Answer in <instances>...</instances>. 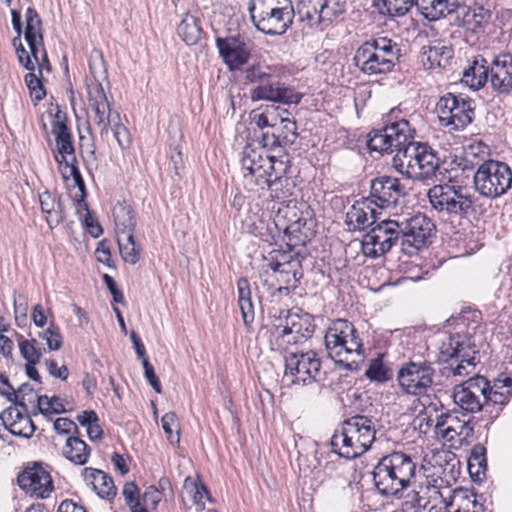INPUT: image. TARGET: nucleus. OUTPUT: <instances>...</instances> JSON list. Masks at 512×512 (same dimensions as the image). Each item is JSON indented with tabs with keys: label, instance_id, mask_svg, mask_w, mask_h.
Wrapping results in <instances>:
<instances>
[{
	"label": "nucleus",
	"instance_id": "44",
	"mask_svg": "<svg viewBox=\"0 0 512 512\" xmlns=\"http://www.w3.org/2000/svg\"><path fill=\"white\" fill-rule=\"evenodd\" d=\"M451 504H456V508L449 512H477L474 510L477 505L476 496L464 489L453 491Z\"/></svg>",
	"mask_w": 512,
	"mask_h": 512
},
{
	"label": "nucleus",
	"instance_id": "59",
	"mask_svg": "<svg viewBox=\"0 0 512 512\" xmlns=\"http://www.w3.org/2000/svg\"><path fill=\"white\" fill-rule=\"evenodd\" d=\"M32 60L34 62V70L36 69V66L39 70V75L42 76V71L46 70L50 72L52 70L50 61L48 59L47 52L44 48V44L40 47H37V50L35 51L31 50Z\"/></svg>",
	"mask_w": 512,
	"mask_h": 512
},
{
	"label": "nucleus",
	"instance_id": "52",
	"mask_svg": "<svg viewBox=\"0 0 512 512\" xmlns=\"http://www.w3.org/2000/svg\"><path fill=\"white\" fill-rule=\"evenodd\" d=\"M41 78L42 76L35 74L34 71H30L28 74H26L24 79L31 96L36 101H41L46 95V91Z\"/></svg>",
	"mask_w": 512,
	"mask_h": 512
},
{
	"label": "nucleus",
	"instance_id": "47",
	"mask_svg": "<svg viewBox=\"0 0 512 512\" xmlns=\"http://www.w3.org/2000/svg\"><path fill=\"white\" fill-rule=\"evenodd\" d=\"M88 102L92 110H99L100 105H109L104 88L100 82H95L87 86Z\"/></svg>",
	"mask_w": 512,
	"mask_h": 512
},
{
	"label": "nucleus",
	"instance_id": "58",
	"mask_svg": "<svg viewBox=\"0 0 512 512\" xmlns=\"http://www.w3.org/2000/svg\"><path fill=\"white\" fill-rule=\"evenodd\" d=\"M35 430L36 426L29 416L21 421L19 420L15 425L8 429L11 434L24 438L32 437Z\"/></svg>",
	"mask_w": 512,
	"mask_h": 512
},
{
	"label": "nucleus",
	"instance_id": "28",
	"mask_svg": "<svg viewBox=\"0 0 512 512\" xmlns=\"http://www.w3.org/2000/svg\"><path fill=\"white\" fill-rule=\"evenodd\" d=\"M83 476L87 483L93 485L97 495L103 499L111 500L116 496L117 489L113 479L102 470L86 467Z\"/></svg>",
	"mask_w": 512,
	"mask_h": 512
},
{
	"label": "nucleus",
	"instance_id": "62",
	"mask_svg": "<svg viewBox=\"0 0 512 512\" xmlns=\"http://www.w3.org/2000/svg\"><path fill=\"white\" fill-rule=\"evenodd\" d=\"M38 197L43 213L64 206L59 194H38Z\"/></svg>",
	"mask_w": 512,
	"mask_h": 512
},
{
	"label": "nucleus",
	"instance_id": "31",
	"mask_svg": "<svg viewBox=\"0 0 512 512\" xmlns=\"http://www.w3.org/2000/svg\"><path fill=\"white\" fill-rule=\"evenodd\" d=\"M26 27L24 32V38L27 42L29 49L35 51L37 47L44 44L43 33H42V20L38 12L29 7L25 13Z\"/></svg>",
	"mask_w": 512,
	"mask_h": 512
},
{
	"label": "nucleus",
	"instance_id": "7",
	"mask_svg": "<svg viewBox=\"0 0 512 512\" xmlns=\"http://www.w3.org/2000/svg\"><path fill=\"white\" fill-rule=\"evenodd\" d=\"M248 11L255 28L270 36L283 35L292 26V0H250Z\"/></svg>",
	"mask_w": 512,
	"mask_h": 512
},
{
	"label": "nucleus",
	"instance_id": "35",
	"mask_svg": "<svg viewBox=\"0 0 512 512\" xmlns=\"http://www.w3.org/2000/svg\"><path fill=\"white\" fill-rule=\"evenodd\" d=\"M436 428L441 430L443 437L452 440L455 435L468 437L473 431L468 422L459 423L457 416L442 414L438 417Z\"/></svg>",
	"mask_w": 512,
	"mask_h": 512
},
{
	"label": "nucleus",
	"instance_id": "26",
	"mask_svg": "<svg viewBox=\"0 0 512 512\" xmlns=\"http://www.w3.org/2000/svg\"><path fill=\"white\" fill-rule=\"evenodd\" d=\"M490 60L482 54L473 57L470 66L464 70L462 81L474 90H479L488 83Z\"/></svg>",
	"mask_w": 512,
	"mask_h": 512
},
{
	"label": "nucleus",
	"instance_id": "1",
	"mask_svg": "<svg viewBox=\"0 0 512 512\" xmlns=\"http://www.w3.org/2000/svg\"><path fill=\"white\" fill-rule=\"evenodd\" d=\"M401 114L395 107L384 115L382 127L369 132L367 146L380 154L396 152L392 165L408 178L429 179L439 165L437 153L427 143L414 141L416 129L411 120Z\"/></svg>",
	"mask_w": 512,
	"mask_h": 512
},
{
	"label": "nucleus",
	"instance_id": "22",
	"mask_svg": "<svg viewBox=\"0 0 512 512\" xmlns=\"http://www.w3.org/2000/svg\"><path fill=\"white\" fill-rule=\"evenodd\" d=\"M19 487L36 498H46L53 491L50 474L40 465L27 467L17 477Z\"/></svg>",
	"mask_w": 512,
	"mask_h": 512
},
{
	"label": "nucleus",
	"instance_id": "21",
	"mask_svg": "<svg viewBox=\"0 0 512 512\" xmlns=\"http://www.w3.org/2000/svg\"><path fill=\"white\" fill-rule=\"evenodd\" d=\"M488 83L498 95L512 94V54L501 53L491 57Z\"/></svg>",
	"mask_w": 512,
	"mask_h": 512
},
{
	"label": "nucleus",
	"instance_id": "2",
	"mask_svg": "<svg viewBox=\"0 0 512 512\" xmlns=\"http://www.w3.org/2000/svg\"><path fill=\"white\" fill-rule=\"evenodd\" d=\"M417 467L412 456L401 451L383 456L372 472L377 492L382 496L400 498L404 490L417 482L420 472Z\"/></svg>",
	"mask_w": 512,
	"mask_h": 512
},
{
	"label": "nucleus",
	"instance_id": "5",
	"mask_svg": "<svg viewBox=\"0 0 512 512\" xmlns=\"http://www.w3.org/2000/svg\"><path fill=\"white\" fill-rule=\"evenodd\" d=\"M275 212L276 218L273 222L278 224V234L282 229L286 239L290 241V246H305L314 236L316 221L307 202H298L295 199L276 202Z\"/></svg>",
	"mask_w": 512,
	"mask_h": 512
},
{
	"label": "nucleus",
	"instance_id": "20",
	"mask_svg": "<svg viewBox=\"0 0 512 512\" xmlns=\"http://www.w3.org/2000/svg\"><path fill=\"white\" fill-rule=\"evenodd\" d=\"M305 258L300 257L279 267V269L271 270V273L268 272V275H264L266 278L263 284L268 286V289H275L278 292H282L283 289H296L303 277L302 262Z\"/></svg>",
	"mask_w": 512,
	"mask_h": 512
},
{
	"label": "nucleus",
	"instance_id": "60",
	"mask_svg": "<svg viewBox=\"0 0 512 512\" xmlns=\"http://www.w3.org/2000/svg\"><path fill=\"white\" fill-rule=\"evenodd\" d=\"M412 491L407 495L408 501L417 512L427 508L429 499L425 495H422L423 487L419 485V490L416 489V484L412 486Z\"/></svg>",
	"mask_w": 512,
	"mask_h": 512
},
{
	"label": "nucleus",
	"instance_id": "30",
	"mask_svg": "<svg viewBox=\"0 0 512 512\" xmlns=\"http://www.w3.org/2000/svg\"><path fill=\"white\" fill-rule=\"evenodd\" d=\"M286 329L291 333L296 334L300 340H307L312 337L315 331V324L313 317L308 314H298L288 312L285 319Z\"/></svg>",
	"mask_w": 512,
	"mask_h": 512
},
{
	"label": "nucleus",
	"instance_id": "27",
	"mask_svg": "<svg viewBox=\"0 0 512 512\" xmlns=\"http://www.w3.org/2000/svg\"><path fill=\"white\" fill-rule=\"evenodd\" d=\"M453 13L456 14L457 24L469 30H476L482 27L490 18L489 10L482 6L470 7L462 5L460 0H458V7Z\"/></svg>",
	"mask_w": 512,
	"mask_h": 512
},
{
	"label": "nucleus",
	"instance_id": "8",
	"mask_svg": "<svg viewBox=\"0 0 512 512\" xmlns=\"http://www.w3.org/2000/svg\"><path fill=\"white\" fill-rule=\"evenodd\" d=\"M265 209H276L273 194L270 198H263L261 194H253L249 198L244 212L240 213L243 231L250 233L264 242L271 243L278 235V224L266 217Z\"/></svg>",
	"mask_w": 512,
	"mask_h": 512
},
{
	"label": "nucleus",
	"instance_id": "18",
	"mask_svg": "<svg viewBox=\"0 0 512 512\" xmlns=\"http://www.w3.org/2000/svg\"><path fill=\"white\" fill-rule=\"evenodd\" d=\"M52 134L55 136L57 153L55 160L62 164L65 163L71 167L74 180L79 188V192H86L85 184L74 167L76 162V153L72 141V135L69 131L68 125L64 120L57 119L52 123Z\"/></svg>",
	"mask_w": 512,
	"mask_h": 512
},
{
	"label": "nucleus",
	"instance_id": "4",
	"mask_svg": "<svg viewBox=\"0 0 512 512\" xmlns=\"http://www.w3.org/2000/svg\"><path fill=\"white\" fill-rule=\"evenodd\" d=\"M375 423L365 415L352 416L335 430L330 444L340 457L355 459L369 450L375 441Z\"/></svg>",
	"mask_w": 512,
	"mask_h": 512
},
{
	"label": "nucleus",
	"instance_id": "53",
	"mask_svg": "<svg viewBox=\"0 0 512 512\" xmlns=\"http://www.w3.org/2000/svg\"><path fill=\"white\" fill-rule=\"evenodd\" d=\"M161 423L162 428L170 442H174V438H176V442H179V425L176 414L174 412L165 413L162 416Z\"/></svg>",
	"mask_w": 512,
	"mask_h": 512
},
{
	"label": "nucleus",
	"instance_id": "48",
	"mask_svg": "<svg viewBox=\"0 0 512 512\" xmlns=\"http://www.w3.org/2000/svg\"><path fill=\"white\" fill-rule=\"evenodd\" d=\"M38 409L39 412L43 415L48 413L60 414L65 412V407L61 399L57 396H38Z\"/></svg>",
	"mask_w": 512,
	"mask_h": 512
},
{
	"label": "nucleus",
	"instance_id": "55",
	"mask_svg": "<svg viewBox=\"0 0 512 512\" xmlns=\"http://www.w3.org/2000/svg\"><path fill=\"white\" fill-rule=\"evenodd\" d=\"M261 155H258L255 151H251V154H247L245 152V156L242 159V166L243 169L247 170L249 172V175L258 174L259 176H262V173H266V170L263 169V164Z\"/></svg>",
	"mask_w": 512,
	"mask_h": 512
},
{
	"label": "nucleus",
	"instance_id": "34",
	"mask_svg": "<svg viewBox=\"0 0 512 512\" xmlns=\"http://www.w3.org/2000/svg\"><path fill=\"white\" fill-rule=\"evenodd\" d=\"M113 217L116 225V235L118 233H134L136 227V217L134 210L125 201L118 202L113 208Z\"/></svg>",
	"mask_w": 512,
	"mask_h": 512
},
{
	"label": "nucleus",
	"instance_id": "64",
	"mask_svg": "<svg viewBox=\"0 0 512 512\" xmlns=\"http://www.w3.org/2000/svg\"><path fill=\"white\" fill-rule=\"evenodd\" d=\"M122 494L126 500L127 505L132 508L136 503L140 502V490L135 482L125 483Z\"/></svg>",
	"mask_w": 512,
	"mask_h": 512
},
{
	"label": "nucleus",
	"instance_id": "41",
	"mask_svg": "<svg viewBox=\"0 0 512 512\" xmlns=\"http://www.w3.org/2000/svg\"><path fill=\"white\" fill-rule=\"evenodd\" d=\"M415 0H374V5L383 15L390 17L404 16L415 6Z\"/></svg>",
	"mask_w": 512,
	"mask_h": 512
},
{
	"label": "nucleus",
	"instance_id": "17",
	"mask_svg": "<svg viewBox=\"0 0 512 512\" xmlns=\"http://www.w3.org/2000/svg\"><path fill=\"white\" fill-rule=\"evenodd\" d=\"M215 43L219 56L230 71L240 69L251 58V48L245 37L239 33L216 37Z\"/></svg>",
	"mask_w": 512,
	"mask_h": 512
},
{
	"label": "nucleus",
	"instance_id": "11",
	"mask_svg": "<svg viewBox=\"0 0 512 512\" xmlns=\"http://www.w3.org/2000/svg\"><path fill=\"white\" fill-rule=\"evenodd\" d=\"M434 376L435 369L431 362L410 360L397 371V382L404 394L421 397L427 395L434 385Z\"/></svg>",
	"mask_w": 512,
	"mask_h": 512
},
{
	"label": "nucleus",
	"instance_id": "14",
	"mask_svg": "<svg viewBox=\"0 0 512 512\" xmlns=\"http://www.w3.org/2000/svg\"><path fill=\"white\" fill-rule=\"evenodd\" d=\"M284 361V377L290 378L292 384L308 385L318 381L321 373V359L314 351L288 352Z\"/></svg>",
	"mask_w": 512,
	"mask_h": 512
},
{
	"label": "nucleus",
	"instance_id": "10",
	"mask_svg": "<svg viewBox=\"0 0 512 512\" xmlns=\"http://www.w3.org/2000/svg\"><path fill=\"white\" fill-rule=\"evenodd\" d=\"M401 231L399 220L380 218L363 237V253L370 258H378L394 246L401 249Z\"/></svg>",
	"mask_w": 512,
	"mask_h": 512
},
{
	"label": "nucleus",
	"instance_id": "12",
	"mask_svg": "<svg viewBox=\"0 0 512 512\" xmlns=\"http://www.w3.org/2000/svg\"><path fill=\"white\" fill-rule=\"evenodd\" d=\"M474 101L462 95L446 93L436 103V112L444 127L461 130L468 126L474 117Z\"/></svg>",
	"mask_w": 512,
	"mask_h": 512
},
{
	"label": "nucleus",
	"instance_id": "51",
	"mask_svg": "<svg viewBox=\"0 0 512 512\" xmlns=\"http://www.w3.org/2000/svg\"><path fill=\"white\" fill-rule=\"evenodd\" d=\"M26 412L27 409L24 410L21 406H16V404H13L0 414V419L2 420L5 428L8 430L19 420L21 421L22 419L28 417V415L25 414Z\"/></svg>",
	"mask_w": 512,
	"mask_h": 512
},
{
	"label": "nucleus",
	"instance_id": "25",
	"mask_svg": "<svg viewBox=\"0 0 512 512\" xmlns=\"http://www.w3.org/2000/svg\"><path fill=\"white\" fill-rule=\"evenodd\" d=\"M433 208L448 214H466L472 207L473 200L467 194H426Z\"/></svg>",
	"mask_w": 512,
	"mask_h": 512
},
{
	"label": "nucleus",
	"instance_id": "54",
	"mask_svg": "<svg viewBox=\"0 0 512 512\" xmlns=\"http://www.w3.org/2000/svg\"><path fill=\"white\" fill-rule=\"evenodd\" d=\"M314 12L318 14L317 26L320 30H324L338 16V11L330 7L327 0L320 5L319 10L314 8Z\"/></svg>",
	"mask_w": 512,
	"mask_h": 512
},
{
	"label": "nucleus",
	"instance_id": "24",
	"mask_svg": "<svg viewBox=\"0 0 512 512\" xmlns=\"http://www.w3.org/2000/svg\"><path fill=\"white\" fill-rule=\"evenodd\" d=\"M381 214V211L371 206V201L363 198L361 201H356L346 213L345 223L351 231H362L369 227L371 229L380 219Z\"/></svg>",
	"mask_w": 512,
	"mask_h": 512
},
{
	"label": "nucleus",
	"instance_id": "63",
	"mask_svg": "<svg viewBox=\"0 0 512 512\" xmlns=\"http://www.w3.org/2000/svg\"><path fill=\"white\" fill-rule=\"evenodd\" d=\"M142 500L143 506L156 510L159 502L161 501V492L154 485H151L144 491Z\"/></svg>",
	"mask_w": 512,
	"mask_h": 512
},
{
	"label": "nucleus",
	"instance_id": "36",
	"mask_svg": "<svg viewBox=\"0 0 512 512\" xmlns=\"http://www.w3.org/2000/svg\"><path fill=\"white\" fill-rule=\"evenodd\" d=\"M201 20L199 17L186 13L178 25L177 33L187 45H195L202 35Z\"/></svg>",
	"mask_w": 512,
	"mask_h": 512
},
{
	"label": "nucleus",
	"instance_id": "45",
	"mask_svg": "<svg viewBox=\"0 0 512 512\" xmlns=\"http://www.w3.org/2000/svg\"><path fill=\"white\" fill-rule=\"evenodd\" d=\"M453 50L445 45L430 46L427 52V59L431 66L445 67L452 58Z\"/></svg>",
	"mask_w": 512,
	"mask_h": 512
},
{
	"label": "nucleus",
	"instance_id": "38",
	"mask_svg": "<svg viewBox=\"0 0 512 512\" xmlns=\"http://www.w3.org/2000/svg\"><path fill=\"white\" fill-rule=\"evenodd\" d=\"M277 67L264 63H254L244 70V78L247 83L255 86L264 85L270 78H277Z\"/></svg>",
	"mask_w": 512,
	"mask_h": 512
},
{
	"label": "nucleus",
	"instance_id": "37",
	"mask_svg": "<svg viewBox=\"0 0 512 512\" xmlns=\"http://www.w3.org/2000/svg\"><path fill=\"white\" fill-rule=\"evenodd\" d=\"M458 7V0H429L423 8L418 9L423 17L429 21H437L447 15L453 14Z\"/></svg>",
	"mask_w": 512,
	"mask_h": 512
},
{
	"label": "nucleus",
	"instance_id": "32",
	"mask_svg": "<svg viewBox=\"0 0 512 512\" xmlns=\"http://www.w3.org/2000/svg\"><path fill=\"white\" fill-rule=\"evenodd\" d=\"M238 306L240 308L244 325L248 328L255 318L254 306L251 298L250 283L247 278L240 277L237 281Z\"/></svg>",
	"mask_w": 512,
	"mask_h": 512
},
{
	"label": "nucleus",
	"instance_id": "56",
	"mask_svg": "<svg viewBox=\"0 0 512 512\" xmlns=\"http://www.w3.org/2000/svg\"><path fill=\"white\" fill-rule=\"evenodd\" d=\"M0 394L5 396L12 404L21 406L24 410H26V403L18 400L16 390L9 382L8 377L2 373H0Z\"/></svg>",
	"mask_w": 512,
	"mask_h": 512
},
{
	"label": "nucleus",
	"instance_id": "15",
	"mask_svg": "<svg viewBox=\"0 0 512 512\" xmlns=\"http://www.w3.org/2000/svg\"><path fill=\"white\" fill-rule=\"evenodd\" d=\"M473 181L477 192H507L512 184V172L506 163L488 161L478 168Z\"/></svg>",
	"mask_w": 512,
	"mask_h": 512
},
{
	"label": "nucleus",
	"instance_id": "50",
	"mask_svg": "<svg viewBox=\"0 0 512 512\" xmlns=\"http://www.w3.org/2000/svg\"><path fill=\"white\" fill-rule=\"evenodd\" d=\"M38 337L46 340L49 350L57 351L62 347L63 337L59 328L51 322L49 327L44 332H39Z\"/></svg>",
	"mask_w": 512,
	"mask_h": 512
},
{
	"label": "nucleus",
	"instance_id": "23",
	"mask_svg": "<svg viewBox=\"0 0 512 512\" xmlns=\"http://www.w3.org/2000/svg\"><path fill=\"white\" fill-rule=\"evenodd\" d=\"M485 394L486 412H489L491 418L498 417L512 396V378L501 375L492 383L487 380Z\"/></svg>",
	"mask_w": 512,
	"mask_h": 512
},
{
	"label": "nucleus",
	"instance_id": "46",
	"mask_svg": "<svg viewBox=\"0 0 512 512\" xmlns=\"http://www.w3.org/2000/svg\"><path fill=\"white\" fill-rule=\"evenodd\" d=\"M16 340L18 342L20 354L26 362L38 364L43 355L44 349L30 345V343L27 342V339L18 333H16Z\"/></svg>",
	"mask_w": 512,
	"mask_h": 512
},
{
	"label": "nucleus",
	"instance_id": "49",
	"mask_svg": "<svg viewBox=\"0 0 512 512\" xmlns=\"http://www.w3.org/2000/svg\"><path fill=\"white\" fill-rule=\"evenodd\" d=\"M370 192H399V180L390 176H379L368 182Z\"/></svg>",
	"mask_w": 512,
	"mask_h": 512
},
{
	"label": "nucleus",
	"instance_id": "57",
	"mask_svg": "<svg viewBox=\"0 0 512 512\" xmlns=\"http://www.w3.org/2000/svg\"><path fill=\"white\" fill-rule=\"evenodd\" d=\"M366 199L367 201H371V206L375 207L377 211L390 208L394 209L397 202L394 194H369Z\"/></svg>",
	"mask_w": 512,
	"mask_h": 512
},
{
	"label": "nucleus",
	"instance_id": "40",
	"mask_svg": "<svg viewBox=\"0 0 512 512\" xmlns=\"http://www.w3.org/2000/svg\"><path fill=\"white\" fill-rule=\"evenodd\" d=\"M365 376L371 381L378 384L386 383L393 377L391 367L384 363L383 355L370 360Z\"/></svg>",
	"mask_w": 512,
	"mask_h": 512
},
{
	"label": "nucleus",
	"instance_id": "16",
	"mask_svg": "<svg viewBox=\"0 0 512 512\" xmlns=\"http://www.w3.org/2000/svg\"><path fill=\"white\" fill-rule=\"evenodd\" d=\"M487 378L484 376H474L456 385L453 389V400L456 406L463 412L476 413L484 409L485 404V387Z\"/></svg>",
	"mask_w": 512,
	"mask_h": 512
},
{
	"label": "nucleus",
	"instance_id": "6",
	"mask_svg": "<svg viewBox=\"0 0 512 512\" xmlns=\"http://www.w3.org/2000/svg\"><path fill=\"white\" fill-rule=\"evenodd\" d=\"M400 56L401 49L396 42L387 37H379L359 46L353 62L362 73L375 76L392 72Z\"/></svg>",
	"mask_w": 512,
	"mask_h": 512
},
{
	"label": "nucleus",
	"instance_id": "61",
	"mask_svg": "<svg viewBox=\"0 0 512 512\" xmlns=\"http://www.w3.org/2000/svg\"><path fill=\"white\" fill-rule=\"evenodd\" d=\"M277 117L267 108L264 112L252 116L253 123L261 130L264 128H275Z\"/></svg>",
	"mask_w": 512,
	"mask_h": 512
},
{
	"label": "nucleus",
	"instance_id": "42",
	"mask_svg": "<svg viewBox=\"0 0 512 512\" xmlns=\"http://www.w3.org/2000/svg\"><path fill=\"white\" fill-rule=\"evenodd\" d=\"M117 242L122 259L132 265L136 264L140 259V248L135 243L134 233H118Z\"/></svg>",
	"mask_w": 512,
	"mask_h": 512
},
{
	"label": "nucleus",
	"instance_id": "43",
	"mask_svg": "<svg viewBox=\"0 0 512 512\" xmlns=\"http://www.w3.org/2000/svg\"><path fill=\"white\" fill-rule=\"evenodd\" d=\"M272 130H275L276 135H279L285 146L292 145L298 137L296 121L289 118L280 117L279 122L276 121V127Z\"/></svg>",
	"mask_w": 512,
	"mask_h": 512
},
{
	"label": "nucleus",
	"instance_id": "33",
	"mask_svg": "<svg viewBox=\"0 0 512 512\" xmlns=\"http://www.w3.org/2000/svg\"><path fill=\"white\" fill-rule=\"evenodd\" d=\"M91 448L78 436H70L66 440L63 455L76 465H85L88 462Z\"/></svg>",
	"mask_w": 512,
	"mask_h": 512
},
{
	"label": "nucleus",
	"instance_id": "9",
	"mask_svg": "<svg viewBox=\"0 0 512 512\" xmlns=\"http://www.w3.org/2000/svg\"><path fill=\"white\" fill-rule=\"evenodd\" d=\"M439 359L442 362L455 360L457 365L451 367L454 376L470 373L468 367L474 368L480 361L479 349L469 333L456 332L443 339L439 347Z\"/></svg>",
	"mask_w": 512,
	"mask_h": 512
},
{
	"label": "nucleus",
	"instance_id": "13",
	"mask_svg": "<svg viewBox=\"0 0 512 512\" xmlns=\"http://www.w3.org/2000/svg\"><path fill=\"white\" fill-rule=\"evenodd\" d=\"M399 225L402 230L401 252L409 256L426 247L436 230L432 220L421 213L399 220Z\"/></svg>",
	"mask_w": 512,
	"mask_h": 512
},
{
	"label": "nucleus",
	"instance_id": "39",
	"mask_svg": "<svg viewBox=\"0 0 512 512\" xmlns=\"http://www.w3.org/2000/svg\"><path fill=\"white\" fill-rule=\"evenodd\" d=\"M487 468L486 448L478 443L473 446L468 459V470L474 480H481Z\"/></svg>",
	"mask_w": 512,
	"mask_h": 512
},
{
	"label": "nucleus",
	"instance_id": "19",
	"mask_svg": "<svg viewBox=\"0 0 512 512\" xmlns=\"http://www.w3.org/2000/svg\"><path fill=\"white\" fill-rule=\"evenodd\" d=\"M303 94L295 91L293 87L287 86L277 78H270L264 85L255 86L250 91V99L256 101H269L284 105L299 104Z\"/></svg>",
	"mask_w": 512,
	"mask_h": 512
},
{
	"label": "nucleus",
	"instance_id": "3",
	"mask_svg": "<svg viewBox=\"0 0 512 512\" xmlns=\"http://www.w3.org/2000/svg\"><path fill=\"white\" fill-rule=\"evenodd\" d=\"M325 347L335 364L353 371L364 357V347L358 330L346 319H335L325 333Z\"/></svg>",
	"mask_w": 512,
	"mask_h": 512
},
{
	"label": "nucleus",
	"instance_id": "29",
	"mask_svg": "<svg viewBox=\"0 0 512 512\" xmlns=\"http://www.w3.org/2000/svg\"><path fill=\"white\" fill-rule=\"evenodd\" d=\"M289 243L290 241L287 239L286 250L275 249L272 250L267 257H264V260L267 263L263 265V271L260 274L261 277H263V275H268L269 271L273 269H279V267L288 264L295 259L306 257V254L302 248L299 249V246H290Z\"/></svg>",
	"mask_w": 512,
	"mask_h": 512
}]
</instances>
